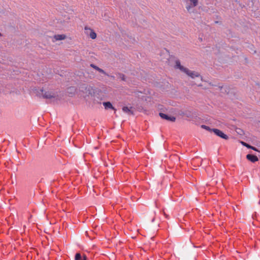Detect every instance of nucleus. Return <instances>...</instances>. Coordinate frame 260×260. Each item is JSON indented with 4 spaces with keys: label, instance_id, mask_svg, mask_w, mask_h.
Wrapping results in <instances>:
<instances>
[{
    "label": "nucleus",
    "instance_id": "obj_1",
    "mask_svg": "<svg viewBox=\"0 0 260 260\" xmlns=\"http://www.w3.org/2000/svg\"><path fill=\"white\" fill-rule=\"evenodd\" d=\"M175 68L179 69L181 71L185 73L187 75H188L192 78L197 77L200 79L201 80L202 79L201 76L198 73L194 71H191L189 70L188 69L183 67L181 65L180 62L179 60H176L175 61Z\"/></svg>",
    "mask_w": 260,
    "mask_h": 260
},
{
    "label": "nucleus",
    "instance_id": "obj_2",
    "mask_svg": "<svg viewBox=\"0 0 260 260\" xmlns=\"http://www.w3.org/2000/svg\"><path fill=\"white\" fill-rule=\"evenodd\" d=\"M42 96L46 99H52L56 97V94L51 91H44L43 89L41 90Z\"/></svg>",
    "mask_w": 260,
    "mask_h": 260
},
{
    "label": "nucleus",
    "instance_id": "obj_8",
    "mask_svg": "<svg viewBox=\"0 0 260 260\" xmlns=\"http://www.w3.org/2000/svg\"><path fill=\"white\" fill-rule=\"evenodd\" d=\"M66 36L64 35H56L53 36V41H60L64 40L66 38Z\"/></svg>",
    "mask_w": 260,
    "mask_h": 260
},
{
    "label": "nucleus",
    "instance_id": "obj_13",
    "mask_svg": "<svg viewBox=\"0 0 260 260\" xmlns=\"http://www.w3.org/2000/svg\"><path fill=\"white\" fill-rule=\"evenodd\" d=\"M241 143H242V144L243 146H246L248 148H250V149H251L252 150H253L254 151H258V150H257L256 148H255L254 147H253L252 146H250V145H249V144H247L245 142H241Z\"/></svg>",
    "mask_w": 260,
    "mask_h": 260
},
{
    "label": "nucleus",
    "instance_id": "obj_5",
    "mask_svg": "<svg viewBox=\"0 0 260 260\" xmlns=\"http://www.w3.org/2000/svg\"><path fill=\"white\" fill-rule=\"evenodd\" d=\"M190 3L189 5H187L186 7V9L188 11H190V9L194 7H196L198 3V0H188Z\"/></svg>",
    "mask_w": 260,
    "mask_h": 260
},
{
    "label": "nucleus",
    "instance_id": "obj_10",
    "mask_svg": "<svg viewBox=\"0 0 260 260\" xmlns=\"http://www.w3.org/2000/svg\"><path fill=\"white\" fill-rule=\"evenodd\" d=\"M103 105L105 107V108L106 109H111L115 110V109L113 107V105H112V104L110 102H104L103 103Z\"/></svg>",
    "mask_w": 260,
    "mask_h": 260
},
{
    "label": "nucleus",
    "instance_id": "obj_7",
    "mask_svg": "<svg viewBox=\"0 0 260 260\" xmlns=\"http://www.w3.org/2000/svg\"><path fill=\"white\" fill-rule=\"evenodd\" d=\"M85 30L87 31L86 33L87 32V31L89 30L90 31L89 36L90 38L92 39H94L96 37V33L91 29L88 28L87 27H85Z\"/></svg>",
    "mask_w": 260,
    "mask_h": 260
},
{
    "label": "nucleus",
    "instance_id": "obj_3",
    "mask_svg": "<svg viewBox=\"0 0 260 260\" xmlns=\"http://www.w3.org/2000/svg\"><path fill=\"white\" fill-rule=\"evenodd\" d=\"M212 131L216 135L223 139L227 140L229 138V137L226 135L218 129L212 128Z\"/></svg>",
    "mask_w": 260,
    "mask_h": 260
},
{
    "label": "nucleus",
    "instance_id": "obj_15",
    "mask_svg": "<svg viewBox=\"0 0 260 260\" xmlns=\"http://www.w3.org/2000/svg\"><path fill=\"white\" fill-rule=\"evenodd\" d=\"M119 78L120 79L122 80V81H125L126 79H125V75L123 74H119Z\"/></svg>",
    "mask_w": 260,
    "mask_h": 260
},
{
    "label": "nucleus",
    "instance_id": "obj_11",
    "mask_svg": "<svg viewBox=\"0 0 260 260\" xmlns=\"http://www.w3.org/2000/svg\"><path fill=\"white\" fill-rule=\"evenodd\" d=\"M90 67L103 74H105V75L106 74V72L103 69L100 68L99 67L94 65V64H91Z\"/></svg>",
    "mask_w": 260,
    "mask_h": 260
},
{
    "label": "nucleus",
    "instance_id": "obj_17",
    "mask_svg": "<svg viewBox=\"0 0 260 260\" xmlns=\"http://www.w3.org/2000/svg\"><path fill=\"white\" fill-rule=\"evenodd\" d=\"M253 52H254V53L256 52L255 50H253Z\"/></svg>",
    "mask_w": 260,
    "mask_h": 260
},
{
    "label": "nucleus",
    "instance_id": "obj_14",
    "mask_svg": "<svg viewBox=\"0 0 260 260\" xmlns=\"http://www.w3.org/2000/svg\"><path fill=\"white\" fill-rule=\"evenodd\" d=\"M201 127H202L203 128L205 129H206L207 131H212V129L210 128L209 126H207V125H201Z\"/></svg>",
    "mask_w": 260,
    "mask_h": 260
},
{
    "label": "nucleus",
    "instance_id": "obj_4",
    "mask_svg": "<svg viewBox=\"0 0 260 260\" xmlns=\"http://www.w3.org/2000/svg\"><path fill=\"white\" fill-rule=\"evenodd\" d=\"M159 115L160 117L164 119H166L168 121H170L172 122H174L176 120V117L172 116H169L166 114L163 113H159Z\"/></svg>",
    "mask_w": 260,
    "mask_h": 260
},
{
    "label": "nucleus",
    "instance_id": "obj_18",
    "mask_svg": "<svg viewBox=\"0 0 260 260\" xmlns=\"http://www.w3.org/2000/svg\"><path fill=\"white\" fill-rule=\"evenodd\" d=\"M2 36V34L0 33V36Z\"/></svg>",
    "mask_w": 260,
    "mask_h": 260
},
{
    "label": "nucleus",
    "instance_id": "obj_6",
    "mask_svg": "<svg viewBox=\"0 0 260 260\" xmlns=\"http://www.w3.org/2000/svg\"><path fill=\"white\" fill-rule=\"evenodd\" d=\"M246 158L248 160L252 162H255L258 161V158L257 156L251 154H248L246 155Z\"/></svg>",
    "mask_w": 260,
    "mask_h": 260
},
{
    "label": "nucleus",
    "instance_id": "obj_9",
    "mask_svg": "<svg viewBox=\"0 0 260 260\" xmlns=\"http://www.w3.org/2000/svg\"><path fill=\"white\" fill-rule=\"evenodd\" d=\"M86 256L84 255H82L81 254V253H77L75 254V260H86Z\"/></svg>",
    "mask_w": 260,
    "mask_h": 260
},
{
    "label": "nucleus",
    "instance_id": "obj_16",
    "mask_svg": "<svg viewBox=\"0 0 260 260\" xmlns=\"http://www.w3.org/2000/svg\"><path fill=\"white\" fill-rule=\"evenodd\" d=\"M249 47H250V49H251V50H252V48H253V45H250V46H249Z\"/></svg>",
    "mask_w": 260,
    "mask_h": 260
},
{
    "label": "nucleus",
    "instance_id": "obj_12",
    "mask_svg": "<svg viewBox=\"0 0 260 260\" xmlns=\"http://www.w3.org/2000/svg\"><path fill=\"white\" fill-rule=\"evenodd\" d=\"M132 108V107H131L130 108H128V107H126V106H124L122 108V111L124 112V113H127L128 114H133V112L132 111V110H131V109Z\"/></svg>",
    "mask_w": 260,
    "mask_h": 260
}]
</instances>
